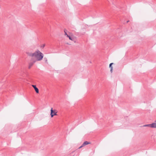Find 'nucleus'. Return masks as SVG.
I'll return each mask as SVG.
<instances>
[{
  "mask_svg": "<svg viewBox=\"0 0 156 156\" xmlns=\"http://www.w3.org/2000/svg\"><path fill=\"white\" fill-rule=\"evenodd\" d=\"M29 55L32 57H34L37 60V61L41 60L43 57V54L39 51H36L33 53H30Z\"/></svg>",
  "mask_w": 156,
  "mask_h": 156,
  "instance_id": "nucleus-1",
  "label": "nucleus"
},
{
  "mask_svg": "<svg viewBox=\"0 0 156 156\" xmlns=\"http://www.w3.org/2000/svg\"><path fill=\"white\" fill-rule=\"evenodd\" d=\"M37 61L36 59L32 57L31 59L30 62L29 63L28 68L30 69L34 64Z\"/></svg>",
  "mask_w": 156,
  "mask_h": 156,
  "instance_id": "nucleus-2",
  "label": "nucleus"
},
{
  "mask_svg": "<svg viewBox=\"0 0 156 156\" xmlns=\"http://www.w3.org/2000/svg\"><path fill=\"white\" fill-rule=\"evenodd\" d=\"M55 110H53L52 108L51 109V117H53L54 115H57V112H55Z\"/></svg>",
  "mask_w": 156,
  "mask_h": 156,
  "instance_id": "nucleus-3",
  "label": "nucleus"
},
{
  "mask_svg": "<svg viewBox=\"0 0 156 156\" xmlns=\"http://www.w3.org/2000/svg\"><path fill=\"white\" fill-rule=\"evenodd\" d=\"M32 86L34 89L36 93H39V90H38V88L36 87V85H32Z\"/></svg>",
  "mask_w": 156,
  "mask_h": 156,
  "instance_id": "nucleus-4",
  "label": "nucleus"
},
{
  "mask_svg": "<svg viewBox=\"0 0 156 156\" xmlns=\"http://www.w3.org/2000/svg\"><path fill=\"white\" fill-rule=\"evenodd\" d=\"M151 127L152 128H156V120L154 123L151 124Z\"/></svg>",
  "mask_w": 156,
  "mask_h": 156,
  "instance_id": "nucleus-5",
  "label": "nucleus"
},
{
  "mask_svg": "<svg viewBox=\"0 0 156 156\" xmlns=\"http://www.w3.org/2000/svg\"><path fill=\"white\" fill-rule=\"evenodd\" d=\"M67 37H69V40L74 41L75 42H76V41H74V39L73 38H72L71 36L69 35H67Z\"/></svg>",
  "mask_w": 156,
  "mask_h": 156,
  "instance_id": "nucleus-6",
  "label": "nucleus"
},
{
  "mask_svg": "<svg viewBox=\"0 0 156 156\" xmlns=\"http://www.w3.org/2000/svg\"><path fill=\"white\" fill-rule=\"evenodd\" d=\"M83 143H84V144L85 145L90 144V142L87 141H85Z\"/></svg>",
  "mask_w": 156,
  "mask_h": 156,
  "instance_id": "nucleus-7",
  "label": "nucleus"
},
{
  "mask_svg": "<svg viewBox=\"0 0 156 156\" xmlns=\"http://www.w3.org/2000/svg\"><path fill=\"white\" fill-rule=\"evenodd\" d=\"M143 126L145 127H151V124L145 125H144Z\"/></svg>",
  "mask_w": 156,
  "mask_h": 156,
  "instance_id": "nucleus-8",
  "label": "nucleus"
},
{
  "mask_svg": "<svg viewBox=\"0 0 156 156\" xmlns=\"http://www.w3.org/2000/svg\"><path fill=\"white\" fill-rule=\"evenodd\" d=\"M113 64V63H111L110 64V65H109V68H110V69H111V68H113V67H112V64Z\"/></svg>",
  "mask_w": 156,
  "mask_h": 156,
  "instance_id": "nucleus-9",
  "label": "nucleus"
},
{
  "mask_svg": "<svg viewBox=\"0 0 156 156\" xmlns=\"http://www.w3.org/2000/svg\"><path fill=\"white\" fill-rule=\"evenodd\" d=\"M85 146V145L84 144V143H83V144L82 145H81V146H80V147L79 148H81V147H84V146Z\"/></svg>",
  "mask_w": 156,
  "mask_h": 156,
  "instance_id": "nucleus-10",
  "label": "nucleus"
},
{
  "mask_svg": "<svg viewBox=\"0 0 156 156\" xmlns=\"http://www.w3.org/2000/svg\"><path fill=\"white\" fill-rule=\"evenodd\" d=\"M66 29H65L64 30V31L65 32V35H66L67 36V35H68L67 34V33L66 32Z\"/></svg>",
  "mask_w": 156,
  "mask_h": 156,
  "instance_id": "nucleus-11",
  "label": "nucleus"
},
{
  "mask_svg": "<svg viewBox=\"0 0 156 156\" xmlns=\"http://www.w3.org/2000/svg\"><path fill=\"white\" fill-rule=\"evenodd\" d=\"M44 46H45V44H44L41 46V47L42 48H43Z\"/></svg>",
  "mask_w": 156,
  "mask_h": 156,
  "instance_id": "nucleus-12",
  "label": "nucleus"
},
{
  "mask_svg": "<svg viewBox=\"0 0 156 156\" xmlns=\"http://www.w3.org/2000/svg\"><path fill=\"white\" fill-rule=\"evenodd\" d=\"M112 70H113V68H112L110 69V72L111 73L112 72Z\"/></svg>",
  "mask_w": 156,
  "mask_h": 156,
  "instance_id": "nucleus-13",
  "label": "nucleus"
},
{
  "mask_svg": "<svg viewBox=\"0 0 156 156\" xmlns=\"http://www.w3.org/2000/svg\"><path fill=\"white\" fill-rule=\"evenodd\" d=\"M129 22V21H127V23H128Z\"/></svg>",
  "mask_w": 156,
  "mask_h": 156,
  "instance_id": "nucleus-14",
  "label": "nucleus"
}]
</instances>
